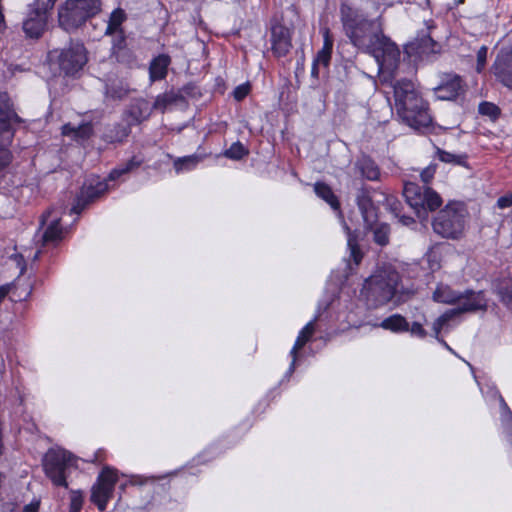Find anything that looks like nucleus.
I'll list each match as a JSON object with an SVG mask.
<instances>
[{"mask_svg":"<svg viewBox=\"0 0 512 512\" xmlns=\"http://www.w3.org/2000/svg\"><path fill=\"white\" fill-rule=\"evenodd\" d=\"M396 113L402 122L423 134L433 129L429 103L408 79L397 80L393 86Z\"/></svg>","mask_w":512,"mask_h":512,"instance_id":"obj_1","label":"nucleus"},{"mask_svg":"<svg viewBox=\"0 0 512 512\" xmlns=\"http://www.w3.org/2000/svg\"><path fill=\"white\" fill-rule=\"evenodd\" d=\"M340 21L343 32L350 43L363 52H367L374 43V36L378 35L381 28V15L377 19H369L358 8L347 2H342L339 7Z\"/></svg>","mask_w":512,"mask_h":512,"instance_id":"obj_2","label":"nucleus"},{"mask_svg":"<svg viewBox=\"0 0 512 512\" xmlns=\"http://www.w3.org/2000/svg\"><path fill=\"white\" fill-rule=\"evenodd\" d=\"M437 169L438 165L436 163H430L422 169L420 179L424 184L423 186L415 182H406L404 184L403 196L418 218H427L428 212L437 211L443 204L441 195L429 186L435 177Z\"/></svg>","mask_w":512,"mask_h":512,"instance_id":"obj_3","label":"nucleus"},{"mask_svg":"<svg viewBox=\"0 0 512 512\" xmlns=\"http://www.w3.org/2000/svg\"><path fill=\"white\" fill-rule=\"evenodd\" d=\"M400 282L401 276L395 269H380L365 280L361 296L370 308L384 306L394 298Z\"/></svg>","mask_w":512,"mask_h":512,"instance_id":"obj_4","label":"nucleus"},{"mask_svg":"<svg viewBox=\"0 0 512 512\" xmlns=\"http://www.w3.org/2000/svg\"><path fill=\"white\" fill-rule=\"evenodd\" d=\"M101 11V0H65L58 8L59 27L67 33H75Z\"/></svg>","mask_w":512,"mask_h":512,"instance_id":"obj_5","label":"nucleus"},{"mask_svg":"<svg viewBox=\"0 0 512 512\" xmlns=\"http://www.w3.org/2000/svg\"><path fill=\"white\" fill-rule=\"evenodd\" d=\"M467 206L463 201L450 200L432 220V229L438 236L459 240L464 235Z\"/></svg>","mask_w":512,"mask_h":512,"instance_id":"obj_6","label":"nucleus"},{"mask_svg":"<svg viewBox=\"0 0 512 512\" xmlns=\"http://www.w3.org/2000/svg\"><path fill=\"white\" fill-rule=\"evenodd\" d=\"M119 481L118 469L105 465L102 467L96 481L90 490V502L94 504L100 512L107 509V505L114 496L115 486Z\"/></svg>","mask_w":512,"mask_h":512,"instance_id":"obj_7","label":"nucleus"},{"mask_svg":"<svg viewBox=\"0 0 512 512\" xmlns=\"http://www.w3.org/2000/svg\"><path fill=\"white\" fill-rule=\"evenodd\" d=\"M73 455L64 449H49L43 457L44 473L56 487L68 488L67 469L71 466Z\"/></svg>","mask_w":512,"mask_h":512,"instance_id":"obj_8","label":"nucleus"},{"mask_svg":"<svg viewBox=\"0 0 512 512\" xmlns=\"http://www.w3.org/2000/svg\"><path fill=\"white\" fill-rule=\"evenodd\" d=\"M88 61V52L80 40L70 39L68 45L59 51L57 64L65 76H75Z\"/></svg>","mask_w":512,"mask_h":512,"instance_id":"obj_9","label":"nucleus"},{"mask_svg":"<svg viewBox=\"0 0 512 512\" xmlns=\"http://www.w3.org/2000/svg\"><path fill=\"white\" fill-rule=\"evenodd\" d=\"M377 60L380 67H386L390 71H395L400 62V49L395 42L378 30V35L374 36V43L366 52Z\"/></svg>","mask_w":512,"mask_h":512,"instance_id":"obj_10","label":"nucleus"},{"mask_svg":"<svg viewBox=\"0 0 512 512\" xmlns=\"http://www.w3.org/2000/svg\"><path fill=\"white\" fill-rule=\"evenodd\" d=\"M58 0H35L29 6L26 19L23 21V31L28 38L39 39L47 27L48 12L53 9Z\"/></svg>","mask_w":512,"mask_h":512,"instance_id":"obj_11","label":"nucleus"},{"mask_svg":"<svg viewBox=\"0 0 512 512\" xmlns=\"http://www.w3.org/2000/svg\"><path fill=\"white\" fill-rule=\"evenodd\" d=\"M8 93H0V143L11 146L16 134V125L24 123Z\"/></svg>","mask_w":512,"mask_h":512,"instance_id":"obj_12","label":"nucleus"},{"mask_svg":"<svg viewBox=\"0 0 512 512\" xmlns=\"http://www.w3.org/2000/svg\"><path fill=\"white\" fill-rule=\"evenodd\" d=\"M109 190L107 179L99 176L88 179L80 188L70 209L71 214H81L90 204L96 202Z\"/></svg>","mask_w":512,"mask_h":512,"instance_id":"obj_13","label":"nucleus"},{"mask_svg":"<svg viewBox=\"0 0 512 512\" xmlns=\"http://www.w3.org/2000/svg\"><path fill=\"white\" fill-rule=\"evenodd\" d=\"M270 44L271 52L277 59L286 57L292 49V32L281 20H271Z\"/></svg>","mask_w":512,"mask_h":512,"instance_id":"obj_14","label":"nucleus"},{"mask_svg":"<svg viewBox=\"0 0 512 512\" xmlns=\"http://www.w3.org/2000/svg\"><path fill=\"white\" fill-rule=\"evenodd\" d=\"M491 72L500 84L512 91V44L499 50Z\"/></svg>","mask_w":512,"mask_h":512,"instance_id":"obj_15","label":"nucleus"},{"mask_svg":"<svg viewBox=\"0 0 512 512\" xmlns=\"http://www.w3.org/2000/svg\"><path fill=\"white\" fill-rule=\"evenodd\" d=\"M440 45L429 33L418 35L404 46L405 55L412 61L422 60L431 54L438 53Z\"/></svg>","mask_w":512,"mask_h":512,"instance_id":"obj_16","label":"nucleus"},{"mask_svg":"<svg viewBox=\"0 0 512 512\" xmlns=\"http://www.w3.org/2000/svg\"><path fill=\"white\" fill-rule=\"evenodd\" d=\"M152 112L153 107L147 99L135 98L123 110L121 120L133 128L147 121Z\"/></svg>","mask_w":512,"mask_h":512,"instance_id":"obj_17","label":"nucleus"},{"mask_svg":"<svg viewBox=\"0 0 512 512\" xmlns=\"http://www.w3.org/2000/svg\"><path fill=\"white\" fill-rule=\"evenodd\" d=\"M466 84L462 77L456 73H445L439 85L435 88V93L440 100H456L464 95Z\"/></svg>","mask_w":512,"mask_h":512,"instance_id":"obj_18","label":"nucleus"},{"mask_svg":"<svg viewBox=\"0 0 512 512\" xmlns=\"http://www.w3.org/2000/svg\"><path fill=\"white\" fill-rule=\"evenodd\" d=\"M461 298L456 303L458 306L451 309V312L455 315L467 312H476L487 309V299L484 291H474L471 289L466 290L464 293H460Z\"/></svg>","mask_w":512,"mask_h":512,"instance_id":"obj_19","label":"nucleus"},{"mask_svg":"<svg viewBox=\"0 0 512 512\" xmlns=\"http://www.w3.org/2000/svg\"><path fill=\"white\" fill-rule=\"evenodd\" d=\"M131 132L132 128L126 122H116L106 126L102 139L109 144L122 143L128 138Z\"/></svg>","mask_w":512,"mask_h":512,"instance_id":"obj_20","label":"nucleus"},{"mask_svg":"<svg viewBox=\"0 0 512 512\" xmlns=\"http://www.w3.org/2000/svg\"><path fill=\"white\" fill-rule=\"evenodd\" d=\"M171 57L162 53L152 58L149 64V79L151 82L164 80L168 75Z\"/></svg>","mask_w":512,"mask_h":512,"instance_id":"obj_21","label":"nucleus"},{"mask_svg":"<svg viewBox=\"0 0 512 512\" xmlns=\"http://www.w3.org/2000/svg\"><path fill=\"white\" fill-rule=\"evenodd\" d=\"M61 134L63 136L71 137L74 141H87L94 134L93 124L88 122H83L78 126L72 125L70 122L65 123L61 127Z\"/></svg>","mask_w":512,"mask_h":512,"instance_id":"obj_22","label":"nucleus"},{"mask_svg":"<svg viewBox=\"0 0 512 512\" xmlns=\"http://www.w3.org/2000/svg\"><path fill=\"white\" fill-rule=\"evenodd\" d=\"M315 332L313 321L308 322L298 333L294 345L290 351L292 361L289 367L290 371H294L299 351L311 340Z\"/></svg>","mask_w":512,"mask_h":512,"instance_id":"obj_23","label":"nucleus"},{"mask_svg":"<svg viewBox=\"0 0 512 512\" xmlns=\"http://www.w3.org/2000/svg\"><path fill=\"white\" fill-rule=\"evenodd\" d=\"M493 291L505 308L512 312V278H497L493 282Z\"/></svg>","mask_w":512,"mask_h":512,"instance_id":"obj_24","label":"nucleus"},{"mask_svg":"<svg viewBox=\"0 0 512 512\" xmlns=\"http://www.w3.org/2000/svg\"><path fill=\"white\" fill-rule=\"evenodd\" d=\"M314 192L323 201H325L334 211H341V203L338 196L334 193L330 185L324 181H317L313 185Z\"/></svg>","mask_w":512,"mask_h":512,"instance_id":"obj_25","label":"nucleus"},{"mask_svg":"<svg viewBox=\"0 0 512 512\" xmlns=\"http://www.w3.org/2000/svg\"><path fill=\"white\" fill-rule=\"evenodd\" d=\"M322 36L323 46L317 52L314 60L320 62V64L324 67H329L332 58L334 38L331 30L328 27L322 29Z\"/></svg>","mask_w":512,"mask_h":512,"instance_id":"obj_26","label":"nucleus"},{"mask_svg":"<svg viewBox=\"0 0 512 512\" xmlns=\"http://www.w3.org/2000/svg\"><path fill=\"white\" fill-rule=\"evenodd\" d=\"M60 219L52 220L46 227L42 235V246L53 244L54 247L58 246L64 238V231L60 223Z\"/></svg>","mask_w":512,"mask_h":512,"instance_id":"obj_27","label":"nucleus"},{"mask_svg":"<svg viewBox=\"0 0 512 512\" xmlns=\"http://www.w3.org/2000/svg\"><path fill=\"white\" fill-rule=\"evenodd\" d=\"M10 284H14L10 296L12 302L27 301L31 297L34 289V284L31 281H22L21 277L17 276Z\"/></svg>","mask_w":512,"mask_h":512,"instance_id":"obj_28","label":"nucleus"},{"mask_svg":"<svg viewBox=\"0 0 512 512\" xmlns=\"http://www.w3.org/2000/svg\"><path fill=\"white\" fill-rule=\"evenodd\" d=\"M144 163L143 155H133L126 162L117 165L108 175V179L115 181L121 176L138 169Z\"/></svg>","mask_w":512,"mask_h":512,"instance_id":"obj_29","label":"nucleus"},{"mask_svg":"<svg viewBox=\"0 0 512 512\" xmlns=\"http://www.w3.org/2000/svg\"><path fill=\"white\" fill-rule=\"evenodd\" d=\"M356 203L365 222H369L371 218L376 217V207L368 190L362 189L357 194Z\"/></svg>","mask_w":512,"mask_h":512,"instance_id":"obj_30","label":"nucleus"},{"mask_svg":"<svg viewBox=\"0 0 512 512\" xmlns=\"http://www.w3.org/2000/svg\"><path fill=\"white\" fill-rule=\"evenodd\" d=\"M357 166L362 177L365 179L369 181L379 180L381 175L380 168L370 156H363L361 159H359Z\"/></svg>","mask_w":512,"mask_h":512,"instance_id":"obj_31","label":"nucleus"},{"mask_svg":"<svg viewBox=\"0 0 512 512\" xmlns=\"http://www.w3.org/2000/svg\"><path fill=\"white\" fill-rule=\"evenodd\" d=\"M380 327L393 333H403L409 330V323L401 314H393L382 320Z\"/></svg>","mask_w":512,"mask_h":512,"instance_id":"obj_32","label":"nucleus"},{"mask_svg":"<svg viewBox=\"0 0 512 512\" xmlns=\"http://www.w3.org/2000/svg\"><path fill=\"white\" fill-rule=\"evenodd\" d=\"M436 156L443 163L469 168L468 155L466 153L454 154L436 147Z\"/></svg>","mask_w":512,"mask_h":512,"instance_id":"obj_33","label":"nucleus"},{"mask_svg":"<svg viewBox=\"0 0 512 512\" xmlns=\"http://www.w3.org/2000/svg\"><path fill=\"white\" fill-rule=\"evenodd\" d=\"M127 20V14L124 9L118 7L114 9L108 19L105 35H114L118 31H124L122 25Z\"/></svg>","mask_w":512,"mask_h":512,"instance_id":"obj_34","label":"nucleus"},{"mask_svg":"<svg viewBox=\"0 0 512 512\" xmlns=\"http://www.w3.org/2000/svg\"><path fill=\"white\" fill-rule=\"evenodd\" d=\"M130 88L121 80H111L105 86V94L113 100H122L128 96Z\"/></svg>","mask_w":512,"mask_h":512,"instance_id":"obj_35","label":"nucleus"},{"mask_svg":"<svg viewBox=\"0 0 512 512\" xmlns=\"http://www.w3.org/2000/svg\"><path fill=\"white\" fill-rule=\"evenodd\" d=\"M179 102H184V95L178 92L170 91L159 94L152 104V107L153 110L164 111L168 106Z\"/></svg>","mask_w":512,"mask_h":512,"instance_id":"obj_36","label":"nucleus"},{"mask_svg":"<svg viewBox=\"0 0 512 512\" xmlns=\"http://www.w3.org/2000/svg\"><path fill=\"white\" fill-rule=\"evenodd\" d=\"M460 298V292L454 291L449 286H438L433 292V299L439 303L456 304Z\"/></svg>","mask_w":512,"mask_h":512,"instance_id":"obj_37","label":"nucleus"},{"mask_svg":"<svg viewBox=\"0 0 512 512\" xmlns=\"http://www.w3.org/2000/svg\"><path fill=\"white\" fill-rule=\"evenodd\" d=\"M386 201L390 211L394 214L395 217L399 219L403 225L410 226L416 223L413 217L402 213L403 205L396 197L388 196L386 197Z\"/></svg>","mask_w":512,"mask_h":512,"instance_id":"obj_38","label":"nucleus"},{"mask_svg":"<svg viewBox=\"0 0 512 512\" xmlns=\"http://www.w3.org/2000/svg\"><path fill=\"white\" fill-rule=\"evenodd\" d=\"M205 155L192 154L184 157L177 158L174 161V168L176 172L191 171L197 167V165L203 161Z\"/></svg>","mask_w":512,"mask_h":512,"instance_id":"obj_39","label":"nucleus"},{"mask_svg":"<svg viewBox=\"0 0 512 512\" xmlns=\"http://www.w3.org/2000/svg\"><path fill=\"white\" fill-rule=\"evenodd\" d=\"M117 63L126 66L127 68H135L137 67V56L132 49L125 48L120 51L114 52L111 54Z\"/></svg>","mask_w":512,"mask_h":512,"instance_id":"obj_40","label":"nucleus"},{"mask_svg":"<svg viewBox=\"0 0 512 512\" xmlns=\"http://www.w3.org/2000/svg\"><path fill=\"white\" fill-rule=\"evenodd\" d=\"M347 246L349 249L348 262L349 263L352 262L356 267L359 266V264L361 263V261L363 259L364 254L360 248L357 238L355 236L350 235L348 237ZM348 265H350V264H348ZM349 267L352 269L351 266H349Z\"/></svg>","mask_w":512,"mask_h":512,"instance_id":"obj_41","label":"nucleus"},{"mask_svg":"<svg viewBox=\"0 0 512 512\" xmlns=\"http://www.w3.org/2000/svg\"><path fill=\"white\" fill-rule=\"evenodd\" d=\"M249 154V150L243 143L236 141L225 150L224 156L231 160H241Z\"/></svg>","mask_w":512,"mask_h":512,"instance_id":"obj_42","label":"nucleus"},{"mask_svg":"<svg viewBox=\"0 0 512 512\" xmlns=\"http://www.w3.org/2000/svg\"><path fill=\"white\" fill-rule=\"evenodd\" d=\"M478 113L487 116L491 121H496L501 115V110L492 102L482 101L478 106Z\"/></svg>","mask_w":512,"mask_h":512,"instance_id":"obj_43","label":"nucleus"},{"mask_svg":"<svg viewBox=\"0 0 512 512\" xmlns=\"http://www.w3.org/2000/svg\"><path fill=\"white\" fill-rule=\"evenodd\" d=\"M84 504V494L81 490L70 491V503L68 512H81Z\"/></svg>","mask_w":512,"mask_h":512,"instance_id":"obj_44","label":"nucleus"},{"mask_svg":"<svg viewBox=\"0 0 512 512\" xmlns=\"http://www.w3.org/2000/svg\"><path fill=\"white\" fill-rule=\"evenodd\" d=\"M390 228L387 224H382L374 230L373 240L380 246H385L389 243Z\"/></svg>","mask_w":512,"mask_h":512,"instance_id":"obj_45","label":"nucleus"},{"mask_svg":"<svg viewBox=\"0 0 512 512\" xmlns=\"http://www.w3.org/2000/svg\"><path fill=\"white\" fill-rule=\"evenodd\" d=\"M13 161V153L9 146L0 143V173L7 169Z\"/></svg>","mask_w":512,"mask_h":512,"instance_id":"obj_46","label":"nucleus"},{"mask_svg":"<svg viewBox=\"0 0 512 512\" xmlns=\"http://www.w3.org/2000/svg\"><path fill=\"white\" fill-rule=\"evenodd\" d=\"M112 36L113 38L111 45V54L122 49L128 48L125 31H118Z\"/></svg>","mask_w":512,"mask_h":512,"instance_id":"obj_47","label":"nucleus"},{"mask_svg":"<svg viewBox=\"0 0 512 512\" xmlns=\"http://www.w3.org/2000/svg\"><path fill=\"white\" fill-rule=\"evenodd\" d=\"M251 89L252 86L248 81L236 86L232 92L234 100L237 102L243 101L250 94Z\"/></svg>","mask_w":512,"mask_h":512,"instance_id":"obj_48","label":"nucleus"},{"mask_svg":"<svg viewBox=\"0 0 512 512\" xmlns=\"http://www.w3.org/2000/svg\"><path fill=\"white\" fill-rule=\"evenodd\" d=\"M454 316V314L451 312V310L446 311L442 315H440L434 322H433V331L435 334V337L438 338L439 334L441 333L444 325Z\"/></svg>","mask_w":512,"mask_h":512,"instance_id":"obj_49","label":"nucleus"},{"mask_svg":"<svg viewBox=\"0 0 512 512\" xmlns=\"http://www.w3.org/2000/svg\"><path fill=\"white\" fill-rule=\"evenodd\" d=\"M488 47L482 45L477 51V61L475 70L477 73H482L485 70L487 64Z\"/></svg>","mask_w":512,"mask_h":512,"instance_id":"obj_50","label":"nucleus"},{"mask_svg":"<svg viewBox=\"0 0 512 512\" xmlns=\"http://www.w3.org/2000/svg\"><path fill=\"white\" fill-rule=\"evenodd\" d=\"M10 260L14 262L15 266L19 269V277H22L27 270V263L24 256L21 253H13L10 255Z\"/></svg>","mask_w":512,"mask_h":512,"instance_id":"obj_51","label":"nucleus"},{"mask_svg":"<svg viewBox=\"0 0 512 512\" xmlns=\"http://www.w3.org/2000/svg\"><path fill=\"white\" fill-rule=\"evenodd\" d=\"M178 93H181L184 95V100L186 99V97L196 98L201 95L198 87L192 82H189V83L183 85L179 89Z\"/></svg>","mask_w":512,"mask_h":512,"instance_id":"obj_52","label":"nucleus"},{"mask_svg":"<svg viewBox=\"0 0 512 512\" xmlns=\"http://www.w3.org/2000/svg\"><path fill=\"white\" fill-rule=\"evenodd\" d=\"M412 336H415L420 339H424L427 336V332L424 329L423 325L419 322H413L412 325H409V330Z\"/></svg>","mask_w":512,"mask_h":512,"instance_id":"obj_53","label":"nucleus"},{"mask_svg":"<svg viewBox=\"0 0 512 512\" xmlns=\"http://www.w3.org/2000/svg\"><path fill=\"white\" fill-rule=\"evenodd\" d=\"M496 206L499 209H506V208L511 207L512 206V191L503 196H500L497 199Z\"/></svg>","mask_w":512,"mask_h":512,"instance_id":"obj_54","label":"nucleus"},{"mask_svg":"<svg viewBox=\"0 0 512 512\" xmlns=\"http://www.w3.org/2000/svg\"><path fill=\"white\" fill-rule=\"evenodd\" d=\"M13 285L14 284H10V283L4 284V285H0V304L3 303V301L5 300V298L8 295L11 296V290L13 288Z\"/></svg>","mask_w":512,"mask_h":512,"instance_id":"obj_55","label":"nucleus"},{"mask_svg":"<svg viewBox=\"0 0 512 512\" xmlns=\"http://www.w3.org/2000/svg\"><path fill=\"white\" fill-rule=\"evenodd\" d=\"M40 501L35 500L25 505L23 508V512H39Z\"/></svg>","mask_w":512,"mask_h":512,"instance_id":"obj_56","label":"nucleus"},{"mask_svg":"<svg viewBox=\"0 0 512 512\" xmlns=\"http://www.w3.org/2000/svg\"><path fill=\"white\" fill-rule=\"evenodd\" d=\"M320 62L313 60L312 67H311V76L318 77L319 76V68L318 65Z\"/></svg>","mask_w":512,"mask_h":512,"instance_id":"obj_57","label":"nucleus"},{"mask_svg":"<svg viewBox=\"0 0 512 512\" xmlns=\"http://www.w3.org/2000/svg\"><path fill=\"white\" fill-rule=\"evenodd\" d=\"M102 454H104L103 451L99 450L95 453L94 459L92 460L93 463H101L104 459L102 458Z\"/></svg>","mask_w":512,"mask_h":512,"instance_id":"obj_58","label":"nucleus"},{"mask_svg":"<svg viewBox=\"0 0 512 512\" xmlns=\"http://www.w3.org/2000/svg\"><path fill=\"white\" fill-rule=\"evenodd\" d=\"M3 452H4L3 433H2V430H0V457L2 456Z\"/></svg>","mask_w":512,"mask_h":512,"instance_id":"obj_59","label":"nucleus"},{"mask_svg":"<svg viewBox=\"0 0 512 512\" xmlns=\"http://www.w3.org/2000/svg\"><path fill=\"white\" fill-rule=\"evenodd\" d=\"M48 216H49V213H47V215H46V214H43V215L41 216V224H42V225L46 223V221H47V217H48Z\"/></svg>","mask_w":512,"mask_h":512,"instance_id":"obj_60","label":"nucleus"},{"mask_svg":"<svg viewBox=\"0 0 512 512\" xmlns=\"http://www.w3.org/2000/svg\"><path fill=\"white\" fill-rule=\"evenodd\" d=\"M465 0H455L456 5L463 4Z\"/></svg>","mask_w":512,"mask_h":512,"instance_id":"obj_61","label":"nucleus"},{"mask_svg":"<svg viewBox=\"0 0 512 512\" xmlns=\"http://www.w3.org/2000/svg\"><path fill=\"white\" fill-rule=\"evenodd\" d=\"M1 366H2V368H4V360L3 359H1Z\"/></svg>","mask_w":512,"mask_h":512,"instance_id":"obj_62","label":"nucleus"},{"mask_svg":"<svg viewBox=\"0 0 512 512\" xmlns=\"http://www.w3.org/2000/svg\"><path fill=\"white\" fill-rule=\"evenodd\" d=\"M40 253H41V250L37 251L35 257H38V254H40Z\"/></svg>","mask_w":512,"mask_h":512,"instance_id":"obj_63","label":"nucleus"}]
</instances>
